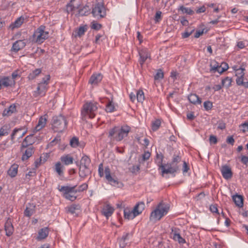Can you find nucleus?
Wrapping results in <instances>:
<instances>
[{"mask_svg": "<svg viewBox=\"0 0 248 248\" xmlns=\"http://www.w3.org/2000/svg\"><path fill=\"white\" fill-rule=\"evenodd\" d=\"M18 166L17 164H13L11 166L8 171V174L12 177L16 176L17 173Z\"/></svg>", "mask_w": 248, "mask_h": 248, "instance_id": "nucleus-32", "label": "nucleus"}, {"mask_svg": "<svg viewBox=\"0 0 248 248\" xmlns=\"http://www.w3.org/2000/svg\"><path fill=\"white\" fill-rule=\"evenodd\" d=\"M91 163L90 158L86 155H84L80 161V166H89Z\"/></svg>", "mask_w": 248, "mask_h": 248, "instance_id": "nucleus-35", "label": "nucleus"}, {"mask_svg": "<svg viewBox=\"0 0 248 248\" xmlns=\"http://www.w3.org/2000/svg\"><path fill=\"white\" fill-rule=\"evenodd\" d=\"M16 111V106L15 104L11 105L7 108H5L3 112V116H10Z\"/></svg>", "mask_w": 248, "mask_h": 248, "instance_id": "nucleus-22", "label": "nucleus"}, {"mask_svg": "<svg viewBox=\"0 0 248 248\" xmlns=\"http://www.w3.org/2000/svg\"><path fill=\"white\" fill-rule=\"evenodd\" d=\"M126 241L124 240V239H120L119 240V245H120V247L122 248H124V247H125L127 243L126 242Z\"/></svg>", "mask_w": 248, "mask_h": 248, "instance_id": "nucleus-63", "label": "nucleus"}, {"mask_svg": "<svg viewBox=\"0 0 248 248\" xmlns=\"http://www.w3.org/2000/svg\"><path fill=\"white\" fill-rule=\"evenodd\" d=\"M194 31V29H191L190 28H186L185 31L182 33V38L183 39L188 38Z\"/></svg>", "mask_w": 248, "mask_h": 248, "instance_id": "nucleus-39", "label": "nucleus"}, {"mask_svg": "<svg viewBox=\"0 0 248 248\" xmlns=\"http://www.w3.org/2000/svg\"><path fill=\"white\" fill-rule=\"evenodd\" d=\"M70 145L72 147H76L78 146V140L76 137L73 138L70 140Z\"/></svg>", "mask_w": 248, "mask_h": 248, "instance_id": "nucleus-49", "label": "nucleus"}, {"mask_svg": "<svg viewBox=\"0 0 248 248\" xmlns=\"http://www.w3.org/2000/svg\"><path fill=\"white\" fill-rule=\"evenodd\" d=\"M226 142L231 145H233L234 143V140L232 136H229L227 138Z\"/></svg>", "mask_w": 248, "mask_h": 248, "instance_id": "nucleus-62", "label": "nucleus"}, {"mask_svg": "<svg viewBox=\"0 0 248 248\" xmlns=\"http://www.w3.org/2000/svg\"><path fill=\"white\" fill-rule=\"evenodd\" d=\"M101 25L95 21L91 23V28L95 30H99L101 28Z\"/></svg>", "mask_w": 248, "mask_h": 248, "instance_id": "nucleus-50", "label": "nucleus"}, {"mask_svg": "<svg viewBox=\"0 0 248 248\" xmlns=\"http://www.w3.org/2000/svg\"><path fill=\"white\" fill-rule=\"evenodd\" d=\"M102 79V76L100 74H94L91 76L89 83L93 86L96 85Z\"/></svg>", "mask_w": 248, "mask_h": 248, "instance_id": "nucleus-18", "label": "nucleus"}, {"mask_svg": "<svg viewBox=\"0 0 248 248\" xmlns=\"http://www.w3.org/2000/svg\"><path fill=\"white\" fill-rule=\"evenodd\" d=\"M26 46V42L24 40H18L14 43L11 48V51L15 52L23 48Z\"/></svg>", "mask_w": 248, "mask_h": 248, "instance_id": "nucleus-14", "label": "nucleus"}, {"mask_svg": "<svg viewBox=\"0 0 248 248\" xmlns=\"http://www.w3.org/2000/svg\"><path fill=\"white\" fill-rule=\"evenodd\" d=\"M88 188V185L86 183H84L80 186L78 189H76V192H81L85 190H86Z\"/></svg>", "mask_w": 248, "mask_h": 248, "instance_id": "nucleus-52", "label": "nucleus"}, {"mask_svg": "<svg viewBox=\"0 0 248 248\" xmlns=\"http://www.w3.org/2000/svg\"><path fill=\"white\" fill-rule=\"evenodd\" d=\"M61 161L65 165H69L73 163L74 158L70 155H64L60 158Z\"/></svg>", "mask_w": 248, "mask_h": 248, "instance_id": "nucleus-20", "label": "nucleus"}, {"mask_svg": "<svg viewBox=\"0 0 248 248\" xmlns=\"http://www.w3.org/2000/svg\"><path fill=\"white\" fill-rule=\"evenodd\" d=\"M63 170L64 167L60 162H58L55 164L54 170L59 176L63 175Z\"/></svg>", "mask_w": 248, "mask_h": 248, "instance_id": "nucleus-31", "label": "nucleus"}, {"mask_svg": "<svg viewBox=\"0 0 248 248\" xmlns=\"http://www.w3.org/2000/svg\"><path fill=\"white\" fill-rule=\"evenodd\" d=\"M24 19V17L23 16L18 17L14 22L10 25V28L12 30L19 28L23 23Z\"/></svg>", "mask_w": 248, "mask_h": 248, "instance_id": "nucleus-24", "label": "nucleus"}, {"mask_svg": "<svg viewBox=\"0 0 248 248\" xmlns=\"http://www.w3.org/2000/svg\"><path fill=\"white\" fill-rule=\"evenodd\" d=\"M203 107L206 110H209L213 107V103L209 101H205L203 103Z\"/></svg>", "mask_w": 248, "mask_h": 248, "instance_id": "nucleus-45", "label": "nucleus"}, {"mask_svg": "<svg viewBox=\"0 0 248 248\" xmlns=\"http://www.w3.org/2000/svg\"><path fill=\"white\" fill-rule=\"evenodd\" d=\"M79 4L75 0H71L69 3L66 5V11L68 13L73 15L77 10H78V14L80 16H83L84 13H82L84 9H78Z\"/></svg>", "mask_w": 248, "mask_h": 248, "instance_id": "nucleus-10", "label": "nucleus"}, {"mask_svg": "<svg viewBox=\"0 0 248 248\" xmlns=\"http://www.w3.org/2000/svg\"><path fill=\"white\" fill-rule=\"evenodd\" d=\"M78 210V206L76 205H72L67 207V212L71 214L76 213V210Z\"/></svg>", "mask_w": 248, "mask_h": 248, "instance_id": "nucleus-41", "label": "nucleus"}, {"mask_svg": "<svg viewBox=\"0 0 248 248\" xmlns=\"http://www.w3.org/2000/svg\"><path fill=\"white\" fill-rule=\"evenodd\" d=\"M114 208L108 204H105L102 210V214L107 218L111 216L114 212Z\"/></svg>", "mask_w": 248, "mask_h": 248, "instance_id": "nucleus-15", "label": "nucleus"}, {"mask_svg": "<svg viewBox=\"0 0 248 248\" xmlns=\"http://www.w3.org/2000/svg\"><path fill=\"white\" fill-rule=\"evenodd\" d=\"M189 102L193 104H201L202 101L199 97L196 94H191L188 97Z\"/></svg>", "mask_w": 248, "mask_h": 248, "instance_id": "nucleus-27", "label": "nucleus"}, {"mask_svg": "<svg viewBox=\"0 0 248 248\" xmlns=\"http://www.w3.org/2000/svg\"><path fill=\"white\" fill-rule=\"evenodd\" d=\"M239 129L244 133L247 132L248 131V125H240Z\"/></svg>", "mask_w": 248, "mask_h": 248, "instance_id": "nucleus-61", "label": "nucleus"}, {"mask_svg": "<svg viewBox=\"0 0 248 248\" xmlns=\"http://www.w3.org/2000/svg\"><path fill=\"white\" fill-rule=\"evenodd\" d=\"M140 55L139 62L142 66L146 60L149 57L148 51L146 48H142L139 51Z\"/></svg>", "mask_w": 248, "mask_h": 248, "instance_id": "nucleus-13", "label": "nucleus"}, {"mask_svg": "<svg viewBox=\"0 0 248 248\" xmlns=\"http://www.w3.org/2000/svg\"><path fill=\"white\" fill-rule=\"evenodd\" d=\"M232 78L227 77L222 79L221 83L223 87L229 88L232 85Z\"/></svg>", "mask_w": 248, "mask_h": 248, "instance_id": "nucleus-34", "label": "nucleus"}, {"mask_svg": "<svg viewBox=\"0 0 248 248\" xmlns=\"http://www.w3.org/2000/svg\"><path fill=\"white\" fill-rule=\"evenodd\" d=\"M20 77V72L18 70L14 71L12 74L11 79H13L15 81V80Z\"/></svg>", "mask_w": 248, "mask_h": 248, "instance_id": "nucleus-51", "label": "nucleus"}, {"mask_svg": "<svg viewBox=\"0 0 248 248\" xmlns=\"http://www.w3.org/2000/svg\"><path fill=\"white\" fill-rule=\"evenodd\" d=\"M232 200L236 206L241 207L243 205V199L242 196L235 195L232 196Z\"/></svg>", "mask_w": 248, "mask_h": 248, "instance_id": "nucleus-30", "label": "nucleus"}, {"mask_svg": "<svg viewBox=\"0 0 248 248\" xmlns=\"http://www.w3.org/2000/svg\"><path fill=\"white\" fill-rule=\"evenodd\" d=\"M60 140L61 139L60 137H56L53 140L49 142L47 146L48 147H52L58 144L60 141Z\"/></svg>", "mask_w": 248, "mask_h": 248, "instance_id": "nucleus-44", "label": "nucleus"}, {"mask_svg": "<svg viewBox=\"0 0 248 248\" xmlns=\"http://www.w3.org/2000/svg\"><path fill=\"white\" fill-rule=\"evenodd\" d=\"M98 173L99 176L101 177H103L105 174V178L110 185L115 186L118 185V181L111 175L110 170L109 167H106L104 172V168L102 163L100 164L99 165Z\"/></svg>", "mask_w": 248, "mask_h": 248, "instance_id": "nucleus-7", "label": "nucleus"}, {"mask_svg": "<svg viewBox=\"0 0 248 248\" xmlns=\"http://www.w3.org/2000/svg\"><path fill=\"white\" fill-rule=\"evenodd\" d=\"M169 204L163 202H160L151 213L150 219L153 221L160 220L166 216L170 210Z\"/></svg>", "mask_w": 248, "mask_h": 248, "instance_id": "nucleus-2", "label": "nucleus"}, {"mask_svg": "<svg viewBox=\"0 0 248 248\" xmlns=\"http://www.w3.org/2000/svg\"><path fill=\"white\" fill-rule=\"evenodd\" d=\"M144 207L145 205L143 202H140L138 203L132 209L133 212L134 213V214H135L136 216H138L142 213V211L144 209Z\"/></svg>", "mask_w": 248, "mask_h": 248, "instance_id": "nucleus-19", "label": "nucleus"}, {"mask_svg": "<svg viewBox=\"0 0 248 248\" xmlns=\"http://www.w3.org/2000/svg\"><path fill=\"white\" fill-rule=\"evenodd\" d=\"M161 12L160 11H157L155 13V20L156 22H159L161 19Z\"/></svg>", "mask_w": 248, "mask_h": 248, "instance_id": "nucleus-54", "label": "nucleus"}, {"mask_svg": "<svg viewBox=\"0 0 248 248\" xmlns=\"http://www.w3.org/2000/svg\"><path fill=\"white\" fill-rule=\"evenodd\" d=\"M209 142L211 144H215L217 143V138L215 136L211 135L209 137Z\"/></svg>", "mask_w": 248, "mask_h": 248, "instance_id": "nucleus-55", "label": "nucleus"}, {"mask_svg": "<svg viewBox=\"0 0 248 248\" xmlns=\"http://www.w3.org/2000/svg\"><path fill=\"white\" fill-rule=\"evenodd\" d=\"M233 71H235V76L237 77L236 79V83L239 86H242L246 88H248V81L247 79H245V68L242 66L238 67L234 65L232 67Z\"/></svg>", "mask_w": 248, "mask_h": 248, "instance_id": "nucleus-4", "label": "nucleus"}, {"mask_svg": "<svg viewBox=\"0 0 248 248\" xmlns=\"http://www.w3.org/2000/svg\"><path fill=\"white\" fill-rule=\"evenodd\" d=\"M48 117L47 114H45L41 116L39 119L38 124H46L47 122Z\"/></svg>", "mask_w": 248, "mask_h": 248, "instance_id": "nucleus-48", "label": "nucleus"}, {"mask_svg": "<svg viewBox=\"0 0 248 248\" xmlns=\"http://www.w3.org/2000/svg\"><path fill=\"white\" fill-rule=\"evenodd\" d=\"M4 230L7 236H11L14 232V227L10 218H8L5 223Z\"/></svg>", "mask_w": 248, "mask_h": 248, "instance_id": "nucleus-12", "label": "nucleus"}, {"mask_svg": "<svg viewBox=\"0 0 248 248\" xmlns=\"http://www.w3.org/2000/svg\"><path fill=\"white\" fill-rule=\"evenodd\" d=\"M49 32L46 31V27L41 25L35 30L32 35V41L41 44L48 37Z\"/></svg>", "mask_w": 248, "mask_h": 248, "instance_id": "nucleus-5", "label": "nucleus"}, {"mask_svg": "<svg viewBox=\"0 0 248 248\" xmlns=\"http://www.w3.org/2000/svg\"><path fill=\"white\" fill-rule=\"evenodd\" d=\"M105 109L107 112H112L115 110V107L112 101H109L107 103Z\"/></svg>", "mask_w": 248, "mask_h": 248, "instance_id": "nucleus-37", "label": "nucleus"}, {"mask_svg": "<svg viewBox=\"0 0 248 248\" xmlns=\"http://www.w3.org/2000/svg\"><path fill=\"white\" fill-rule=\"evenodd\" d=\"M241 161L243 163L247 164L248 163V157L247 156L243 155L241 157Z\"/></svg>", "mask_w": 248, "mask_h": 248, "instance_id": "nucleus-64", "label": "nucleus"}, {"mask_svg": "<svg viewBox=\"0 0 248 248\" xmlns=\"http://www.w3.org/2000/svg\"><path fill=\"white\" fill-rule=\"evenodd\" d=\"M88 27L86 25L80 26L78 29L75 31V37H81L87 31Z\"/></svg>", "mask_w": 248, "mask_h": 248, "instance_id": "nucleus-23", "label": "nucleus"}, {"mask_svg": "<svg viewBox=\"0 0 248 248\" xmlns=\"http://www.w3.org/2000/svg\"><path fill=\"white\" fill-rule=\"evenodd\" d=\"M189 169V167L187 166V164H186V163L185 161H184L183 162V169H182L183 173L187 172Z\"/></svg>", "mask_w": 248, "mask_h": 248, "instance_id": "nucleus-59", "label": "nucleus"}, {"mask_svg": "<svg viewBox=\"0 0 248 248\" xmlns=\"http://www.w3.org/2000/svg\"><path fill=\"white\" fill-rule=\"evenodd\" d=\"M210 210L211 212H212V213H217V214H219V213L218 212L217 205L216 204H212L210 205Z\"/></svg>", "mask_w": 248, "mask_h": 248, "instance_id": "nucleus-56", "label": "nucleus"}, {"mask_svg": "<svg viewBox=\"0 0 248 248\" xmlns=\"http://www.w3.org/2000/svg\"><path fill=\"white\" fill-rule=\"evenodd\" d=\"M180 22L183 26H186L188 25V21L184 17L180 18Z\"/></svg>", "mask_w": 248, "mask_h": 248, "instance_id": "nucleus-60", "label": "nucleus"}, {"mask_svg": "<svg viewBox=\"0 0 248 248\" xmlns=\"http://www.w3.org/2000/svg\"><path fill=\"white\" fill-rule=\"evenodd\" d=\"M151 156V154L149 152H145L142 155V159L144 161L149 159Z\"/></svg>", "mask_w": 248, "mask_h": 248, "instance_id": "nucleus-58", "label": "nucleus"}, {"mask_svg": "<svg viewBox=\"0 0 248 248\" xmlns=\"http://www.w3.org/2000/svg\"><path fill=\"white\" fill-rule=\"evenodd\" d=\"M246 43L245 41H239L237 43V47L240 49H243L246 46Z\"/></svg>", "mask_w": 248, "mask_h": 248, "instance_id": "nucleus-57", "label": "nucleus"}, {"mask_svg": "<svg viewBox=\"0 0 248 248\" xmlns=\"http://www.w3.org/2000/svg\"><path fill=\"white\" fill-rule=\"evenodd\" d=\"M179 168V166H175L173 164L170 163L161 164L159 166L163 176L164 174H174L178 171Z\"/></svg>", "mask_w": 248, "mask_h": 248, "instance_id": "nucleus-9", "label": "nucleus"}, {"mask_svg": "<svg viewBox=\"0 0 248 248\" xmlns=\"http://www.w3.org/2000/svg\"><path fill=\"white\" fill-rule=\"evenodd\" d=\"M181 160V158L178 155L174 156L170 164H173L175 166H179L178 163Z\"/></svg>", "mask_w": 248, "mask_h": 248, "instance_id": "nucleus-47", "label": "nucleus"}, {"mask_svg": "<svg viewBox=\"0 0 248 248\" xmlns=\"http://www.w3.org/2000/svg\"><path fill=\"white\" fill-rule=\"evenodd\" d=\"M218 65L219 63H217L216 61H212L210 63V71L215 73L216 70L217 68Z\"/></svg>", "mask_w": 248, "mask_h": 248, "instance_id": "nucleus-42", "label": "nucleus"}, {"mask_svg": "<svg viewBox=\"0 0 248 248\" xmlns=\"http://www.w3.org/2000/svg\"><path fill=\"white\" fill-rule=\"evenodd\" d=\"M53 120L55 124H67L68 123L65 117L62 115L54 117Z\"/></svg>", "mask_w": 248, "mask_h": 248, "instance_id": "nucleus-25", "label": "nucleus"}, {"mask_svg": "<svg viewBox=\"0 0 248 248\" xmlns=\"http://www.w3.org/2000/svg\"><path fill=\"white\" fill-rule=\"evenodd\" d=\"M170 235L174 240L178 241L180 244H184L186 243L185 240L181 236L175 228L172 229Z\"/></svg>", "mask_w": 248, "mask_h": 248, "instance_id": "nucleus-16", "label": "nucleus"}, {"mask_svg": "<svg viewBox=\"0 0 248 248\" xmlns=\"http://www.w3.org/2000/svg\"><path fill=\"white\" fill-rule=\"evenodd\" d=\"M48 234V229L47 227H45L41 229L38 232V234L37 237L38 240H41L45 239Z\"/></svg>", "mask_w": 248, "mask_h": 248, "instance_id": "nucleus-21", "label": "nucleus"}, {"mask_svg": "<svg viewBox=\"0 0 248 248\" xmlns=\"http://www.w3.org/2000/svg\"><path fill=\"white\" fill-rule=\"evenodd\" d=\"M124 218L128 220L133 219L137 217L135 214H134V213L133 212V210H130L129 208L124 209Z\"/></svg>", "mask_w": 248, "mask_h": 248, "instance_id": "nucleus-26", "label": "nucleus"}, {"mask_svg": "<svg viewBox=\"0 0 248 248\" xmlns=\"http://www.w3.org/2000/svg\"><path fill=\"white\" fill-rule=\"evenodd\" d=\"M31 138V137L30 136H27L25 138L22 143V147L23 148H27L28 145H31L32 144L31 142H30L29 143L27 142V140H30Z\"/></svg>", "mask_w": 248, "mask_h": 248, "instance_id": "nucleus-46", "label": "nucleus"}, {"mask_svg": "<svg viewBox=\"0 0 248 248\" xmlns=\"http://www.w3.org/2000/svg\"><path fill=\"white\" fill-rule=\"evenodd\" d=\"M92 14L94 17H103L106 16V9L103 4L98 3L93 8Z\"/></svg>", "mask_w": 248, "mask_h": 248, "instance_id": "nucleus-11", "label": "nucleus"}, {"mask_svg": "<svg viewBox=\"0 0 248 248\" xmlns=\"http://www.w3.org/2000/svg\"><path fill=\"white\" fill-rule=\"evenodd\" d=\"M33 153V149L32 147L29 146L25 151L24 153L22 155V160H27L29 157H30L32 155Z\"/></svg>", "mask_w": 248, "mask_h": 248, "instance_id": "nucleus-29", "label": "nucleus"}, {"mask_svg": "<svg viewBox=\"0 0 248 248\" xmlns=\"http://www.w3.org/2000/svg\"><path fill=\"white\" fill-rule=\"evenodd\" d=\"M223 177L226 179H229L232 177V173L231 168L228 166H223L221 169Z\"/></svg>", "mask_w": 248, "mask_h": 248, "instance_id": "nucleus-17", "label": "nucleus"}, {"mask_svg": "<svg viewBox=\"0 0 248 248\" xmlns=\"http://www.w3.org/2000/svg\"><path fill=\"white\" fill-rule=\"evenodd\" d=\"M58 189L63 193V196L66 199L74 201L77 198L75 186H59Z\"/></svg>", "mask_w": 248, "mask_h": 248, "instance_id": "nucleus-8", "label": "nucleus"}, {"mask_svg": "<svg viewBox=\"0 0 248 248\" xmlns=\"http://www.w3.org/2000/svg\"><path fill=\"white\" fill-rule=\"evenodd\" d=\"M130 130L128 125H117L109 130L108 137L114 140L120 141L128 136Z\"/></svg>", "mask_w": 248, "mask_h": 248, "instance_id": "nucleus-1", "label": "nucleus"}, {"mask_svg": "<svg viewBox=\"0 0 248 248\" xmlns=\"http://www.w3.org/2000/svg\"><path fill=\"white\" fill-rule=\"evenodd\" d=\"M10 128L9 125H3L0 129V137L8 135Z\"/></svg>", "mask_w": 248, "mask_h": 248, "instance_id": "nucleus-36", "label": "nucleus"}, {"mask_svg": "<svg viewBox=\"0 0 248 248\" xmlns=\"http://www.w3.org/2000/svg\"><path fill=\"white\" fill-rule=\"evenodd\" d=\"M33 213V209L31 208H30L28 207H26V210H25L24 214L26 216L30 217Z\"/></svg>", "mask_w": 248, "mask_h": 248, "instance_id": "nucleus-53", "label": "nucleus"}, {"mask_svg": "<svg viewBox=\"0 0 248 248\" xmlns=\"http://www.w3.org/2000/svg\"><path fill=\"white\" fill-rule=\"evenodd\" d=\"M164 78V73L163 71L159 69L157 71V73L154 76V78L155 80H159L163 79Z\"/></svg>", "mask_w": 248, "mask_h": 248, "instance_id": "nucleus-43", "label": "nucleus"}, {"mask_svg": "<svg viewBox=\"0 0 248 248\" xmlns=\"http://www.w3.org/2000/svg\"><path fill=\"white\" fill-rule=\"evenodd\" d=\"M136 99L139 102H143L144 100L145 96L142 90H140L137 92Z\"/></svg>", "mask_w": 248, "mask_h": 248, "instance_id": "nucleus-38", "label": "nucleus"}, {"mask_svg": "<svg viewBox=\"0 0 248 248\" xmlns=\"http://www.w3.org/2000/svg\"><path fill=\"white\" fill-rule=\"evenodd\" d=\"M42 70L40 68H37L31 71L28 75V78L29 80H33L37 77L41 73Z\"/></svg>", "mask_w": 248, "mask_h": 248, "instance_id": "nucleus-33", "label": "nucleus"}, {"mask_svg": "<svg viewBox=\"0 0 248 248\" xmlns=\"http://www.w3.org/2000/svg\"><path fill=\"white\" fill-rule=\"evenodd\" d=\"M89 166H80L79 167V173L81 177H85L89 175L91 170L89 169Z\"/></svg>", "mask_w": 248, "mask_h": 248, "instance_id": "nucleus-28", "label": "nucleus"}, {"mask_svg": "<svg viewBox=\"0 0 248 248\" xmlns=\"http://www.w3.org/2000/svg\"><path fill=\"white\" fill-rule=\"evenodd\" d=\"M98 109V104L96 102H89L83 106L81 114L85 118H93Z\"/></svg>", "mask_w": 248, "mask_h": 248, "instance_id": "nucleus-3", "label": "nucleus"}, {"mask_svg": "<svg viewBox=\"0 0 248 248\" xmlns=\"http://www.w3.org/2000/svg\"><path fill=\"white\" fill-rule=\"evenodd\" d=\"M179 10L183 14H186L189 15H192L194 13L191 8L185 7L184 6H181L179 8Z\"/></svg>", "mask_w": 248, "mask_h": 248, "instance_id": "nucleus-40", "label": "nucleus"}, {"mask_svg": "<svg viewBox=\"0 0 248 248\" xmlns=\"http://www.w3.org/2000/svg\"><path fill=\"white\" fill-rule=\"evenodd\" d=\"M50 78V77L49 75H46L43 78L42 81L38 83L36 90L33 93V95L35 97L43 96L46 94L48 88V85Z\"/></svg>", "mask_w": 248, "mask_h": 248, "instance_id": "nucleus-6", "label": "nucleus"}]
</instances>
